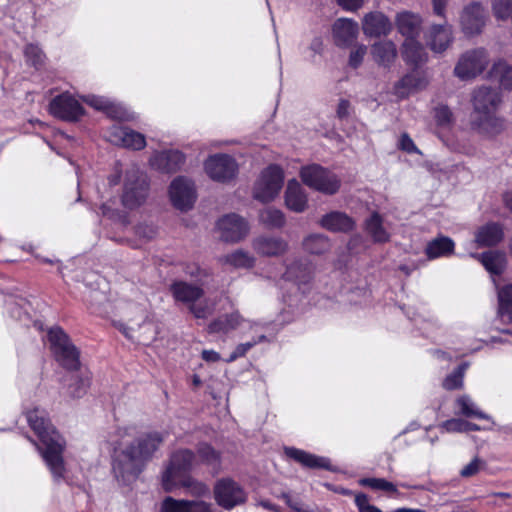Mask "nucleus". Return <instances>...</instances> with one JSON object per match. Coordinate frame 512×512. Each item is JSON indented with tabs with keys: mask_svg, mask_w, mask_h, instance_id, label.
<instances>
[{
	"mask_svg": "<svg viewBox=\"0 0 512 512\" xmlns=\"http://www.w3.org/2000/svg\"><path fill=\"white\" fill-rule=\"evenodd\" d=\"M226 262L236 268H251L254 265V259L242 250L228 254Z\"/></svg>",
	"mask_w": 512,
	"mask_h": 512,
	"instance_id": "nucleus-46",
	"label": "nucleus"
},
{
	"mask_svg": "<svg viewBox=\"0 0 512 512\" xmlns=\"http://www.w3.org/2000/svg\"><path fill=\"white\" fill-rule=\"evenodd\" d=\"M164 440V433L149 431L139 434L123 449H115L112 455V471L117 480L124 484L135 481Z\"/></svg>",
	"mask_w": 512,
	"mask_h": 512,
	"instance_id": "nucleus-1",
	"label": "nucleus"
},
{
	"mask_svg": "<svg viewBox=\"0 0 512 512\" xmlns=\"http://www.w3.org/2000/svg\"><path fill=\"white\" fill-rule=\"evenodd\" d=\"M284 453L289 459H292L304 468L334 471L331 461L327 457L317 456L296 447H285Z\"/></svg>",
	"mask_w": 512,
	"mask_h": 512,
	"instance_id": "nucleus-19",
	"label": "nucleus"
},
{
	"mask_svg": "<svg viewBox=\"0 0 512 512\" xmlns=\"http://www.w3.org/2000/svg\"><path fill=\"white\" fill-rule=\"evenodd\" d=\"M253 249L257 254L267 257H277L284 254L288 244L282 238L259 236L253 240Z\"/></svg>",
	"mask_w": 512,
	"mask_h": 512,
	"instance_id": "nucleus-25",
	"label": "nucleus"
},
{
	"mask_svg": "<svg viewBox=\"0 0 512 512\" xmlns=\"http://www.w3.org/2000/svg\"><path fill=\"white\" fill-rule=\"evenodd\" d=\"M195 460V453L190 449H179L172 453L169 463L162 474V488L172 492L180 485H189L190 471Z\"/></svg>",
	"mask_w": 512,
	"mask_h": 512,
	"instance_id": "nucleus-4",
	"label": "nucleus"
},
{
	"mask_svg": "<svg viewBox=\"0 0 512 512\" xmlns=\"http://www.w3.org/2000/svg\"><path fill=\"white\" fill-rule=\"evenodd\" d=\"M23 54L28 66L33 67L36 71L44 68L47 56L39 45L34 43L25 45Z\"/></svg>",
	"mask_w": 512,
	"mask_h": 512,
	"instance_id": "nucleus-38",
	"label": "nucleus"
},
{
	"mask_svg": "<svg viewBox=\"0 0 512 512\" xmlns=\"http://www.w3.org/2000/svg\"><path fill=\"white\" fill-rule=\"evenodd\" d=\"M185 160V154L179 150H164L152 156L150 165L162 173L173 174L181 169Z\"/></svg>",
	"mask_w": 512,
	"mask_h": 512,
	"instance_id": "nucleus-18",
	"label": "nucleus"
},
{
	"mask_svg": "<svg viewBox=\"0 0 512 512\" xmlns=\"http://www.w3.org/2000/svg\"><path fill=\"white\" fill-rule=\"evenodd\" d=\"M492 10L498 20H507L512 15V0H493Z\"/></svg>",
	"mask_w": 512,
	"mask_h": 512,
	"instance_id": "nucleus-49",
	"label": "nucleus"
},
{
	"mask_svg": "<svg viewBox=\"0 0 512 512\" xmlns=\"http://www.w3.org/2000/svg\"><path fill=\"white\" fill-rule=\"evenodd\" d=\"M434 117L438 126H448L453 121V113L447 105L436 107Z\"/></svg>",
	"mask_w": 512,
	"mask_h": 512,
	"instance_id": "nucleus-51",
	"label": "nucleus"
},
{
	"mask_svg": "<svg viewBox=\"0 0 512 512\" xmlns=\"http://www.w3.org/2000/svg\"><path fill=\"white\" fill-rule=\"evenodd\" d=\"M189 311L197 319H203L207 315V307L205 305H196L195 302L189 305Z\"/></svg>",
	"mask_w": 512,
	"mask_h": 512,
	"instance_id": "nucleus-62",
	"label": "nucleus"
},
{
	"mask_svg": "<svg viewBox=\"0 0 512 512\" xmlns=\"http://www.w3.org/2000/svg\"><path fill=\"white\" fill-rule=\"evenodd\" d=\"M284 182L283 169L277 164H270L255 183L253 196L262 203H268L279 194Z\"/></svg>",
	"mask_w": 512,
	"mask_h": 512,
	"instance_id": "nucleus-7",
	"label": "nucleus"
},
{
	"mask_svg": "<svg viewBox=\"0 0 512 512\" xmlns=\"http://www.w3.org/2000/svg\"><path fill=\"white\" fill-rule=\"evenodd\" d=\"M25 417L40 444L30 436L27 439L37 447L54 479L59 481L64 478L66 471L63 458L65 443L61 435L45 410L33 408L25 412Z\"/></svg>",
	"mask_w": 512,
	"mask_h": 512,
	"instance_id": "nucleus-2",
	"label": "nucleus"
},
{
	"mask_svg": "<svg viewBox=\"0 0 512 512\" xmlns=\"http://www.w3.org/2000/svg\"><path fill=\"white\" fill-rule=\"evenodd\" d=\"M104 114L108 118H110L112 120H117L120 122L129 121L131 119L130 113L128 112V110L125 107H123L122 105L115 103L113 101L109 102Z\"/></svg>",
	"mask_w": 512,
	"mask_h": 512,
	"instance_id": "nucleus-48",
	"label": "nucleus"
},
{
	"mask_svg": "<svg viewBox=\"0 0 512 512\" xmlns=\"http://www.w3.org/2000/svg\"><path fill=\"white\" fill-rule=\"evenodd\" d=\"M491 75L499 78L500 86L506 90H512V66L503 61L494 63Z\"/></svg>",
	"mask_w": 512,
	"mask_h": 512,
	"instance_id": "nucleus-42",
	"label": "nucleus"
},
{
	"mask_svg": "<svg viewBox=\"0 0 512 512\" xmlns=\"http://www.w3.org/2000/svg\"><path fill=\"white\" fill-rule=\"evenodd\" d=\"M307 202V195L300 183L295 179L290 180L285 191V204L287 208L300 213L306 209Z\"/></svg>",
	"mask_w": 512,
	"mask_h": 512,
	"instance_id": "nucleus-29",
	"label": "nucleus"
},
{
	"mask_svg": "<svg viewBox=\"0 0 512 512\" xmlns=\"http://www.w3.org/2000/svg\"><path fill=\"white\" fill-rule=\"evenodd\" d=\"M483 465L484 462L479 457H474L471 462L461 469L460 475L464 478L475 476Z\"/></svg>",
	"mask_w": 512,
	"mask_h": 512,
	"instance_id": "nucleus-53",
	"label": "nucleus"
},
{
	"mask_svg": "<svg viewBox=\"0 0 512 512\" xmlns=\"http://www.w3.org/2000/svg\"><path fill=\"white\" fill-rule=\"evenodd\" d=\"M448 0H432L433 12L435 15L445 18V9Z\"/></svg>",
	"mask_w": 512,
	"mask_h": 512,
	"instance_id": "nucleus-63",
	"label": "nucleus"
},
{
	"mask_svg": "<svg viewBox=\"0 0 512 512\" xmlns=\"http://www.w3.org/2000/svg\"><path fill=\"white\" fill-rule=\"evenodd\" d=\"M300 178L306 186L326 195L336 194L341 187L339 177L319 164L303 166Z\"/></svg>",
	"mask_w": 512,
	"mask_h": 512,
	"instance_id": "nucleus-6",
	"label": "nucleus"
},
{
	"mask_svg": "<svg viewBox=\"0 0 512 512\" xmlns=\"http://www.w3.org/2000/svg\"><path fill=\"white\" fill-rule=\"evenodd\" d=\"M207 175L214 181L226 183L233 180L238 173L236 160L228 154L209 156L204 163Z\"/></svg>",
	"mask_w": 512,
	"mask_h": 512,
	"instance_id": "nucleus-11",
	"label": "nucleus"
},
{
	"mask_svg": "<svg viewBox=\"0 0 512 512\" xmlns=\"http://www.w3.org/2000/svg\"><path fill=\"white\" fill-rule=\"evenodd\" d=\"M398 147L400 150L407 152L409 154H421V151L415 145L414 141L412 140L408 133L401 134Z\"/></svg>",
	"mask_w": 512,
	"mask_h": 512,
	"instance_id": "nucleus-55",
	"label": "nucleus"
},
{
	"mask_svg": "<svg viewBox=\"0 0 512 512\" xmlns=\"http://www.w3.org/2000/svg\"><path fill=\"white\" fill-rule=\"evenodd\" d=\"M334 43L339 48H348L353 45L359 34L357 22L348 18H340L332 27Z\"/></svg>",
	"mask_w": 512,
	"mask_h": 512,
	"instance_id": "nucleus-20",
	"label": "nucleus"
},
{
	"mask_svg": "<svg viewBox=\"0 0 512 512\" xmlns=\"http://www.w3.org/2000/svg\"><path fill=\"white\" fill-rule=\"evenodd\" d=\"M221 239L224 242L237 243L244 239L249 232L248 222L236 213L222 216L217 221Z\"/></svg>",
	"mask_w": 512,
	"mask_h": 512,
	"instance_id": "nucleus-13",
	"label": "nucleus"
},
{
	"mask_svg": "<svg viewBox=\"0 0 512 512\" xmlns=\"http://www.w3.org/2000/svg\"><path fill=\"white\" fill-rule=\"evenodd\" d=\"M149 183L143 177L135 180L127 179L124 184V191L121 201L124 207L135 209L142 205L148 195Z\"/></svg>",
	"mask_w": 512,
	"mask_h": 512,
	"instance_id": "nucleus-17",
	"label": "nucleus"
},
{
	"mask_svg": "<svg viewBox=\"0 0 512 512\" xmlns=\"http://www.w3.org/2000/svg\"><path fill=\"white\" fill-rule=\"evenodd\" d=\"M216 503L225 510H231L242 505L247 500L244 489L231 478H221L216 481L213 489Z\"/></svg>",
	"mask_w": 512,
	"mask_h": 512,
	"instance_id": "nucleus-9",
	"label": "nucleus"
},
{
	"mask_svg": "<svg viewBox=\"0 0 512 512\" xmlns=\"http://www.w3.org/2000/svg\"><path fill=\"white\" fill-rule=\"evenodd\" d=\"M49 113L59 120L74 123L85 115V108L71 93L63 92L51 99Z\"/></svg>",
	"mask_w": 512,
	"mask_h": 512,
	"instance_id": "nucleus-8",
	"label": "nucleus"
},
{
	"mask_svg": "<svg viewBox=\"0 0 512 512\" xmlns=\"http://www.w3.org/2000/svg\"><path fill=\"white\" fill-rule=\"evenodd\" d=\"M309 49L314 52V54L321 55L324 51V44L321 37H315L309 46Z\"/></svg>",
	"mask_w": 512,
	"mask_h": 512,
	"instance_id": "nucleus-64",
	"label": "nucleus"
},
{
	"mask_svg": "<svg viewBox=\"0 0 512 512\" xmlns=\"http://www.w3.org/2000/svg\"><path fill=\"white\" fill-rule=\"evenodd\" d=\"M109 137L113 144L129 150L140 151L147 145L145 135L128 126L113 125Z\"/></svg>",
	"mask_w": 512,
	"mask_h": 512,
	"instance_id": "nucleus-16",
	"label": "nucleus"
},
{
	"mask_svg": "<svg viewBox=\"0 0 512 512\" xmlns=\"http://www.w3.org/2000/svg\"><path fill=\"white\" fill-rule=\"evenodd\" d=\"M110 100L103 97H93L88 101V105L93 107L95 110L105 113Z\"/></svg>",
	"mask_w": 512,
	"mask_h": 512,
	"instance_id": "nucleus-61",
	"label": "nucleus"
},
{
	"mask_svg": "<svg viewBox=\"0 0 512 512\" xmlns=\"http://www.w3.org/2000/svg\"><path fill=\"white\" fill-rule=\"evenodd\" d=\"M367 54V46L364 44H356L350 51L348 58V66L352 69H358Z\"/></svg>",
	"mask_w": 512,
	"mask_h": 512,
	"instance_id": "nucleus-50",
	"label": "nucleus"
},
{
	"mask_svg": "<svg viewBox=\"0 0 512 512\" xmlns=\"http://www.w3.org/2000/svg\"><path fill=\"white\" fill-rule=\"evenodd\" d=\"M50 350L57 363L67 371L80 370V351L60 326L51 327L47 333Z\"/></svg>",
	"mask_w": 512,
	"mask_h": 512,
	"instance_id": "nucleus-5",
	"label": "nucleus"
},
{
	"mask_svg": "<svg viewBox=\"0 0 512 512\" xmlns=\"http://www.w3.org/2000/svg\"><path fill=\"white\" fill-rule=\"evenodd\" d=\"M170 291L175 301L189 305L204 295V290L201 287L185 281H174L170 286Z\"/></svg>",
	"mask_w": 512,
	"mask_h": 512,
	"instance_id": "nucleus-26",
	"label": "nucleus"
},
{
	"mask_svg": "<svg viewBox=\"0 0 512 512\" xmlns=\"http://www.w3.org/2000/svg\"><path fill=\"white\" fill-rule=\"evenodd\" d=\"M359 483L364 487H368L376 491H385L388 493L398 492L396 485L384 478H362Z\"/></svg>",
	"mask_w": 512,
	"mask_h": 512,
	"instance_id": "nucleus-44",
	"label": "nucleus"
},
{
	"mask_svg": "<svg viewBox=\"0 0 512 512\" xmlns=\"http://www.w3.org/2000/svg\"><path fill=\"white\" fill-rule=\"evenodd\" d=\"M464 420L462 419H449L441 424V429L446 432H464L463 431Z\"/></svg>",
	"mask_w": 512,
	"mask_h": 512,
	"instance_id": "nucleus-57",
	"label": "nucleus"
},
{
	"mask_svg": "<svg viewBox=\"0 0 512 512\" xmlns=\"http://www.w3.org/2000/svg\"><path fill=\"white\" fill-rule=\"evenodd\" d=\"M169 196L173 206L181 211L190 210L196 201L193 183L183 176H178L171 182Z\"/></svg>",
	"mask_w": 512,
	"mask_h": 512,
	"instance_id": "nucleus-14",
	"label": "nucleus"
},
{
	"mask_svg": "<svg viewBox=\"0 0 512 512\" xmlns=\"http://www.w3.org/2000/svg\"><path fill=\"white\" fill-rule=\"evenodd\" d=\"M351 108L350 101L347 99H340L337 110H336V116L340 120H344L349 116V110Z\"/></svg>",
	"mask_w": 512,
	"mask_h": 512,
	"instance_id": "nucleus-60",
	"label": "nucleus"
},
{
	"mask_svg": "<svg viewBox=\"0 0 512 512\" xmlns=\"http://www.w3.org/2000/svg\"><path fill=\"white\" fill-rule=\"evenodd\" d=\"M260 221L269 228H281L285 224L283 212L275 208H267L260 212Z\"/></svg>",
	"mask_w": 512,
	"mask_h": 512,
	"instance_id": "nucleus-43",
	"label": "nucleus"
},
{
	"mask_svg": "<svg viewBox=\"0 0 512 512\" xmlns=\"http://www.w3.org/2000/svg\"><path fill=\"white\" fill-rule=\"evenodd\" d=\"M452 30L447 24L433 25L429 31L428 45L434 52L445 51L452 42Z\"/></svg>",
	"mask_w": 512,
	"mask_h": 512,
	"instance_id": "nucleus-28",
	"label": "nucleus"
},
{
	"mask_svg": "<svg viewBox=\"0 0 512 512\" xmlns=\"http://www.w3.org/2000/svg\"><path fill=\"white\" fill-rule=\"evenodd\" d=\"M454 251L455 242L448 236L440 235L427 243L424 252L428 260H434L449 257Z\"/></svg>",
	"mask_w": 512,
	"mask_h": 512,
	"instance_id": "nucleus-30",
	"label": "nucleus"
},
{
	"mask_svg": "<svg viewBox=\"0 0 512 512\" xmlns=\"http://www.w3.org/2000/svg\"><path fill=\"white\" fill-rule=\"evenodd\" d=\"M463 33L466 36H475L482 32L486 24V12L480 2H472L465 6L460 17Z\"/></svg>",
	"mask_w": 512,
	"mask_h": 512,
	"instance_id": "nucleus-15",
	"label": "nucleus"
},
{
	"mask_svg": "<svg viewBox=\"0 0 512 512\" xmlns=\"http://www.w3.org/2000/svg\"><path fill=\"white\" fill-rule=\"evenodd\" d=\"M465 369L466 364L463 363L459 365L452 373L447 375L443 380V388L448 391L462 388Z\"/></svg>",
	"mask_w": 512,
	"mask_h": 512,
	"instance_id": "nucleus-45",
	"label": "nucleus"
},
{
	"mask_svg": "<svg viewBox=\"0 0 512 512\" xmlns=\"http://www.w3.org/2000/svg\"><path fill=\"white\" fill-rule=\"evenodd\" d=\"M336 2L343 10L349 12H356L364 4V0H336Z\"/></svg>",
	"mask_w": 512,
	"mask_h": 512,
	"instance_id": "nucleus-58",
	"label": "nucleus"
},
{
	"mask_svg": "<svg viewBox=\"0 0 512 512\" xmlns=\"http://www.w3.org/2000/svg\"><path fill=\"white\" fill-rule=\"evenodd\" d=\"M355 505L359 512H382L381 509L369 503V498L365 493L355 494Z\"/></svg>",
	"mask_w": 512,
	"mask_h": 512,
	"instance_id": "nucleus-52",
	"label": "nucleus"
},
{
	"mask_svg": "<svg viewBox=\"0 0 512 512\" xmlns=\"http://www.w3.org/2000/svg\"><path fill=\"white\" fill-rule=\"evenodd\" d=\"M134 232L136 236L145 238L147 240L153 239L157 234L156 228L153 225L147 223L137 224L134 227Z\"/></svg>",
	"mask_w": 512,
	"mask_h": 512,
	"instance_id": "nucleus-54",
	"label": "nucleus"
},
{
	"mask_svg": "<svg viewBox=\"0 0 512 512\" xmlns=\"http://www.w3.org/2000/svg\"><path fill=\"white\" fill-rule=\"evenodd\" d=\"M373 60L384 68H390L397 57V48L393 41H379L371 46Z\"/></svg>",
	"mask_w": 512,
	"mask_h": 512,
	"instance_id": "nucleus-27",
	"label": "nucleus"
},
{
	"mask_svg": "<svg viewBox=\"0 0 512 512\" xmlns=\"http://www.w3.org/2000/svg\"><path fill=\"white\" fill-rule=\"evenodd\" d=\"M303 248L306 252L321 255L330 248L329 238L322 234H312L303 241Z\"/></svg>",
	"mask_w": 512,
	"mask_h": 512,
	"instance_id": "nucleus-39",
	"label": "nucleus"
},
{
	"mask_svg": "<svg viewBox=\"0 0 512 512\" xmlns=\"http://www.w3.org/2000/svg\"><path fill=\"white\" fill-rule=\"evenodd\" d=\"M196 451L203 464L208 466H220L221 452L216 450L211 444L201 442L197 445Z\"/></svg>",
	"mask_w": 512,
	"mask_h": 512,
	"instance_id": "nucleus-40",
	"label": "nucleus"
},
{
	"mask_svg": "<svg viewBox=\"0 0 512 512\" xmlns=\"http://www.w3.org/2000/svg\"><path fill=\"white\" fill-rule=\"evenodd\" d=\"M241 321L242 318L238 312L223 314L209 323L208 332L211 334H226L235 330L241 324Z\"/></svg>",
	"mask_w": 512,
	"mask_h": 512,
	"instance_id": "nucleus-34",
	"label": "nucleus"
},
{
	"mask_svg": "<svg viewBox=\"0 0 512 512\" xmlns=\"http://www.w3.org/2000/svg\"><path fill=\"white\" fill-rule=\"evenodd\" d=\"M256 344V342L240 343L236 346L234 351L230 354L227 359L228 362L235 361L238 358L244 357L246 353Z\"/></svg>",
	"mask_w": 512,
	"mask_h": 512,
	"instance_id": "nucleus-56",
	"label": "nucleus"
},
{
	"mask_svg": "<svg viewBox=\"0 0 512 512\" xmlns=\"http://www.w3.org/2000/svg\"><path fill=\"white\" fill-rule=\"evenodd\" d=\"M474 257L492 275L500 276L506 268V257L500 251L489 250L476 254Z\"/></svg>",
	"mask_w": 512,
	"mask_h": 512,
	"instance_id": "nucleus-33",
	"label": "nucleus"
},
{
	"mask_svg": "<svg viewBox=\"0 0 512 512\" xmlns=\"http://www.w3.org/2000/svg\"><path fill=\"white\" fill-rule=\"evenodd\" d=\"M92 376L90 372L73 375L67 386V394L72 399H80L84 397L91 386Z\"/></svg>",
	"mask_w": 512,
	"mask_h": 512,
	"instance_id": "nucleus-36",
	"label": "nucleus"
},
{
	"mask_svg": "<svg viewBox=\"0 0 512 512\" xmlns=\"http://www.w3.org/2000/svg\"><path fill=\"white\" fill-rule=\"evenodd\" d=\"M501 102L498 89L487 86L475 89L472 94L471 129L486 137L500 134L505 129V119L496 115Z\"/></svg>",
	"mask_w": 512,
	"mask_h": 512,
	"instance_id": "nucleus-3",
	"label": "nucleus"
},
{
	"mask_svg": "<svg viewBox=\"0 0 512 512\" xmlns=\"http://www.w3.org/2000/svg\"><path fill=\"white\" fill-rule=\"evenodd\" d=\"M505 237L504 226L499 222L489 221L478 227L474 241L478 247L492 248L500 244Z\"/></svg>",
	"mask_w": 512,
	"mask_h": 512,
	"instance_id": "nucleus-22",
	"label": "nucleus"
},
{
	"mask_svg": "<svg viewBox=\"0 0 512 512\" xmlns=\"http://www.w3.org/2000/svg\"><path fill=\"white\" fill-rule=\"evenodd\" d=\"M421 17L409 11H403L396 16L398 32L406 39L416 38L420 33Z\"/></svg>",
	"mask_w": 512,
	"mask_h": 512,
	"instance_id": "nucleus-32",
	"label": "nucleus"
},
{
	"mask_svg": "<svg viewBox=\"0 0 512 512\" xmlns=\"http://www.w3.org/2000/svg\"><path fill=\"white\" fill-rule=\"evenodd\" d=\"M401 53L404 62L414 69L420 67L427 59L423 45L416 38L405 39Z\"/></svg>",
	"mask_w": 512,
	"mask_h": 512,
	"instance_id": "nucleus-31",
	"label": "nucleus"
},
{
	"mask_svg": "<svg viewBox=\"0 0 512 512\" xmlns=\"http://www.w3.org/2000/svg\"><path fill=\"white\" fill-rule=\"evenodd\" d=\"M160 512H215L211 503L202 500L175 499L167 496L163 499Z\"/></svg>",
	"mask_w": 512,
	"mask_h": 512,
	"instance_id": "nucleus-21",
	"label": "nucleus"
},
{
	"mask_svg": "<svg viewBox=\"0 0 512 512\" xmlns=\"http://www.w3.org/2000/svg\"><path fill=\"white\" fill-rule=\"evenodd\" d=\"M421 78L415 74L408 73L404 75L399 81L395 83L394 89L395 93L401 97L405 98L409 95L412 90H415L421 85Z\"/></svg>",
	"mask_w": 512,
	"mask_h": 512,
	"instance_id": "nucleus-41",
	"label": "nucleus"
},
{
	"mask_svg": "<svg viewBox=\"0 0 512 512\" xmlns=\"http://www.w3.org/2000/svg\"><path fill=\"white\" fill-rule=\"evenodd\" d=\"M319 224L330 232L349 233L355 229L356 223L344 212L332 211L322 216Z\"/></svg>",
	"mask_w": 512,
	"mask_h": 512,
	"instance_id": "nucleus-24",
	"label": "nucleus"
},
{
	"mask_svg": "<svg viewBox=\"0 0 512 512\" xmlns=\"http://www.w3.org/2000/svg\"><path fill=\"white\" fill-rule=\"evenodd\" d=\"M498 315L502 321L512 322V283L502 286L497 293Z\"/></svg>",
	"mask_w": 512,
	"mask_h": 512,
	"instance_id": "nucleus-37",
	"label": "nucleus"
},
{
	"mask_svg": "<svg viewBox=\"0 0 512 512\" xmlns=\"http://www.w3.org/2000/svg\"><path fill=\"white\" fill-rule=\"evenodd\" d=\"M362 30L369 37L387 36L392 31V24L384 13L373 11L364 16Z\"/></svg>",
	"mask_w": 512,
	"mask_h": 512,
	"instance_id": "nucleus-23",
	"label": "nucleus"
},
{
	"mask_svg": "<svg viewBox=\"0 0 512 512\" xmlns=\"http://www.w3.org/2000/svg\"><path fill=\"white\" fill-rule=\"evenodd\" d=\"M488 64V55L484 48L466 51L459 58L454 74L461 80H469L481 74Z\"/></svg>",
	"mask_w": 512,
	"mask_h": 512,
	"instance_id": "nucleus-10",
	"label": "nucleus"
},
{
	"mask_svg": "<svg viewBox=\"0 0 512 512\" xmlns=\"http://www.w3.org/2000/svg\"><path fill=\"white\" fill-rule=\"evenodd\" d=\"M190 482L191 483L189 485H180V487L190 488L192 493L197 496H202L209 492V489L206 484L196 481L192 477Z\"/></svg>",
	"mask_w": 512,
	"mask_h": 512,
	"instance_id": "nucleus-59",
	"label": "nucleus"
},
{
	"mask_svg": "<svg viewBox=\"0 0 512 512\" xmlns=\"http://www.w3.org/2000/svg\"><path fill=\"white\" fill-rule=\"evenodd\" d=\"M365 230L375 243H386L390 240L389 233L383 227V219L376 211L365 221Z\"/></svg>",
	"mask_w": 512,
	"mask_h": 512,
	"instance_id": "nucleus-35",
	"label": "nucleus"
},
{
	"mask_svg": "<svg viewBox=\"0 0 512 512\" xmlns=\"http://www.w3.org/2000/svg\"><path fill=\"white\" fill-rule=\"evenodd\" d=\"M282 279L294 283L305 294L311 289V283L314 279V267L306 259H296L286 266Z\"/></svg>",
	"mask_w": 512,
	"mask_h": 512,
	"instance_id": "nucleus-12",
	"label": "nucleus"
},
{
	"mask_svg": "<svg viewBox=\"0 0 512 512\" xmlns=\"http://www.w3.org/2000/svg\"><path fill=\"white\" fill-rule=\"evenodd\" d=\"M457 405L460 408V412L462 415L466 417H475L479 419H489V417L474 407V404L469 400V398L462 396L457 399Z\"/></svg>",
	"mask_w": 512,
	"mask_h": 512,
	"instance_id": "nucleus-47",
	"label": "nucleus"
}]
</instances>
